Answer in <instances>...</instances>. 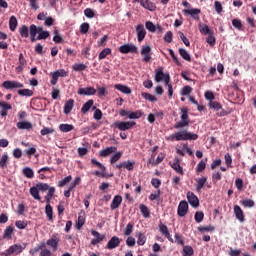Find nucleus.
<instances>
[{"mask_svg": "<svg viewBox=\"0 0 256 256\" xmlns=\"http://www.w3.org/2000/svg\"><path fill=\"white\" fill-rule=\"evenodd\" d=\"M15 232V227L7 226L3 233V239H7V241L11 240L13 237V233Z\"/></svg>", "mask_w": 256, "mask_h": 256, "instance_id": "23", "label": "nucleus"}, {"mask_svg": "<svg viewBox=\"0 0 256 256\" xmlns=\"http://www.w3.org/2000/svg\"><path fill=\"white\" fill-rule=\"evenodd\" d=\"M42 249H45V243L44 242H42V243L38 244L36 247L30 249L29 254L31 256H37V253L39 251H42Z\"/></svg>", "mask_w": 256, "mask_h": 256, "instance_id": "34", "label": "nucleus"}, {"mask_svg": "<svg viewBox=\"0 0 256 256\" xmlns=\"http://www.w3.org/2000/svg\"><path fill=\"white\" fill-rule=\"evenodd\" d=\"M85 225V214H79L78 220L76 221V229H81Z\"/></svg>", "mask_w": 256, "mask_h": 256, "instance_id": "43", "label": "nucleus"}, {"mask_svg": "<svg viewBox=\"0 0 256 256\" xmlns=\"http://www.w3.org/2000/svg\"><path fill=\"white\" fill-rule=\"evenodd\" d=\"M71 179H73L71 175L66 176L64 179L58 181V187H65V185L71 183Z\"/></svg>", "mask_w": 256, "mask_h": 256, "instance_id": "50", "label": "nucleus"}, {"mask_svg": "<svg viewBox=\"0 0 256 256\" xmlns=\"http://www.w3.org/2000/svg\"><path fill=\"white\" fill-rule=\"evenodd\" d=\"M45 214H46L48 220L53 221V207L51 206V204H46Z\"/></svg>", "mask_w": 256, "mask_h": 256, "instance_id": "40", "label": "nucleus"}, {"mask_svg": "<svg viewBox=\"0 0 256 256\" xmlns=\"http://www.w3.org/2000/svg\"><path fill=\"white\" fill-rule=\"evenodd\" d=\"M80 33H82V35L89 33V23L84 22L80 25Z\"/></svg>", "mask_w": 256, "mask_h": 256, "instance_id": "57", "label": "nucleus"}, {"mask_svg": "<svg viewBox=\"0 0 256 256\" xmlns=\"http://www.w3.org/2000/svg\"><path fill=\"white\" fill-rule=\"evenodd\" d=\"M143 99H146V101H150L151 103H155L157 101V97H155L153 94H149L147 92L142 93Z\"/></svg>", "mask_w": 256, "mask_h": 256, "instance_id": "49", "label": "nucleus"}, {"mask_svg": "<svg viewBox=\"0 0 256 256\" xmlns=\"http://www.w3.org/2000/svg\"><path fill=\"white\" fill-rule=\"evenodd\" d=\"M146 241H147V237L143 233L139 232L137 244L140 246H143L145 245Z\"/></svg>", "mask_w": 256, "mask_h": 256, "instance_id": "56", "label": "nucleus"}, {"mask_svg": "<svg viewBox=\"0 0 256 256\" xmlns=\"http://www.w3.org/2000/svg\"><path fill=\"white\" fill-rule=\"evenodd\" d=\"M121 203H123V197H121V195L114 196L110 204V209L112 211H115V209H119V207L121 206Z\"/></svg>", "mask_w": 256, "mask_h": 256, "instance_id": "17", "label": "nucleus"}, {"mask_svg": "<svg viewBox=\"0 0 256 256\" xmlns=\"http://www.w3.org/2000/svg\"><path fill=\"white\" fill-rule=\"evenodd\" d=\"M55 36L53 37L54 43H63V38L59 35V30H54Z\"/></svg>", "mask_w": 256, "mask_h": 256, "instance_id": "62", "label": "nucleus"}, {"mask_svg": "<svg viewBox=\"0 0 256 256\" xmlns=\"http://www.w3.org/2000/svg\"><path fill=\"white\" fill-rule=\"evenodd\" d=\"M74 106H75V100H73V99L67 100L65 102L64 108H63L64 114L69 115V113H71V111H73Z\"/></svg>", "mask_w": 256, "mask_h": 256, "instance_id": "20", "label": "nucleus"}, {"mask_svg": "<svg viewBox=\"0 0 256 256\" xmlns=\"http://www.w3.org/2000/svg\"><path fill=\"white\" fill-rule=\"evenodd\" d=\"M196 223H201L205 219V214L202 211H197L194 215Z\"/></svg>", "mask_w": 256, "mask_h": 256, "instance_id": "55", "label": "nucleus"}, {"mask_svg": "<svg viewBox=\"0 0 256 256\" xmlns=\"http://www.w3.org/2000/svg\"><path fill=\"white\" fill-rule=\"evenodd\" d=\"M184 15H190L192 19H195V21H199L201 14V9L199 8H192V9H184L183 10Z\"/></svg>", "mask_w": 256, "mask_h": 256, "instance_id": "11", "label": "nucleus"}, {"mask_svg": "<svg viewBox=\"0 0 256 256\" xmlns=\"http://www.w3.org/2000/svg\"><path fill=\"white\" fill-rule=\"evenodd\" d=\"M17 25H18L17 17L11 16L10 19H9V29H10V31H15V29H17Z\"/></svg>", "mask_w": 256, "mask_h": 256, "instance_id": "42", "label": "nucleus"}, {"mask_svg": "<svg viewBox=\"0 0 256 256\" xmlns=\"http://www.w3.org/2000/svg\"><path fill=\"white\" fill-rule=\"evenodd\" d=\"M36 187L38 188V191L42 192L49 191V189H51L47 183H38Z\"/></svg>", "mask_w": 256, "mask_h": 256, "instance_id": "58", "label": "nucleus"}, {"mask_svg": "<svg viewBox=\"0 0 256 256\" xmlns=\"http://www.w3.org/2000/svg\"><path fill=\"white\" fill-rule=\"evenodd\" d=\"M121 245V239L117 236H113L107 243L106 249H117Z\"/></svg>", "mask_w": 256, "mask_h": 256, "instance_id": "15", "label": "nucleus"}, {"mask_svg": "<svg viewBox=\"0 0 256 256\" xmlns=\"http://www.w3.org/2000/svg\"><path fill=\"white\" fill-rule=\"evenodd\" d=\"M75 129V126L73 124H60L59 125V130L62 133H69L70 131H73Z\"/></svg>", "mask_w": 256, "mask_h": 256, "instance_id": "35", "label": "nucleus"}, {"mask_svg": "<svg viewBox=\"0 0 256 256\" xmlns=\"http://www.w3.org/2000/svg\"><path fill=\"white\" fill-rule=\"evenodd\" d=\"M107 55H111V48H104L98 56L99 61L105 59Z\"/></svg>", "mask_w": 256, "mask_h": 256, "instance_id": "48", "label": "nucleus"}, {"mask_svg": "<svg viewBox=\"0 0 256 256\" xmlns=\"http://www.w3.org/2000/svg\"><path fill=\"white\" fill-rule=\"evenodd\" d=\"M114 125L119 131H129V129H133L137 123L135 121H118Z\"/></svg>", "mask_w": 256, "mask_h": 256, "instance_id": "4", "label": "nucleus"}, {"mask_svg": "<svg viewBox=\"0 0 256 256\" xmlns=\"http://www.w3.org/2000/svg\"><path fill=\"white\" fill-rule=\"evenodd\" d=\"M93 103L94 102L92 99L84 103L81 108V113H83V115H85L86 113H89V110L91 109V107H93Z\"/></svg>", "mask_w": 256, "mask_h": 256, "instance_id": "36", "label": "nucleus"}, {"mask_svg": "<svg viewBox=\"0 0 256 256\" xmlns=\"http://www.w3.org/2000/svg\"><path fill=\"white\" fill-rule=\"evenodd\" d=\"M156 27H157V25H155L150 20L145 22V28L147 29V31H149V33H156Z\"/></svg>", "mask_w": 256, "mask_h": 256, "instance_id": "41", "label": "nucleus"}, {"mask_svg": "<svg viewBox=\"0 0 256 256\" xmlns=\"http://www.w3.org/2000/svg\"><path fill=\"white\" fill-rule=\"evenodd\" d=\"M55 133V129L53 128H47V127H44L41 131H40V134L45 137V135H51Z\"/></svg>", "mask_w": 256, "mask_h": 256, "instance_id": "60", "label": "nucleus"}, {"mask_svg": "<svg viewBox=\"0 0 256 256\" xmlns=\"http://www.w3.org/2000/svg\"><path fill=\"white\" fill-rule=\"evenodd\" d=\"M85 69H87V65L83 63H76L73 65L74 71H85Z\"/></svg>", "mask_w": 256, "mask_h": 256, "instance_id": "61", "label": "nucleus"}, {"mask_svg": "<svg viewBox=\"0 0 256 256\" xmlns=\"http://www.w3.org/2000/svg\"><path fill=\"white\" fill-rule=\"evenodd\" d=\"M7 163H9V155L7 153H4L2 157L0 158V167L1 169H6Z\"/></svg>", "mask_w": 256, "mask_h": 256, "instance_id": "38", "label": "nucleus"}, {"mask_svg": "<svg viewBox=\"0 0 256 256\" xmlns=\"http://www.w3.org/2000/svg\"><path fill=\"white\" fill-rule=\"evenodd\" d=\"M91 235H93V237H95V239H97L99 243H101V241L105 239V235H101L99 232L95 230L91 231Z\"/></svg>", "mask_w": 256, "mask_h": 256, "instance_id": "59", "label": "nucleus"}, {"mask_svg": "<svg viewBox=\"0 0 256 256\" xmlns=\"http://www.w3.org/2000/svg\"><path fill=\"white\" fill-rule=\"evenodd\" d=\"M9 253L11 255H20V253H23V246L21 244H14L10 246L9 248Z\"/></svg>", "mask_w": 256, "mask_h": 256, "instance_id": "19", "label": "nucleus"}, {"mask_svg": "<svg viewBox=\"0 0 256 256\" xmlns=\"http://www.w3.org/2000/svg\"><path fill=\"white\" fill-rule=\"evenodd\" d=\"M119 51L123 55H127V53H137V46L134 44H124L119 47Z\"/></svg>", "mask_w": 256, "mask_h": 256, "instance_id": "9", "label": "nucleus"}, {"mask_svg": "<svg viewBox=\"0 0 256 256\" xmlns=\"http://www.w3.org/2000/svg\"><path fill=\"white\" fill-rule=\"evenodd\" d=\"M55 196V187H50L44 197L46 204H51V199Z\"/></svg>", "mask_w": 256, "mask_h": 256, "instance_id": "32", "label": "nucleus"}, {"mask_svg": "<svg viewBox=\"0 0 256 256\" xmlns=\"http://www.w3.org/2000/svg\"><path fill=\"white\" fill-rule=\"evenodd\" d=\"M139 209L143 217L149 218L151 216V212L149 211V208L145 204H140Z\"/></svg>", "mask_w": 256, "mask_h": 256, "instance_id": "39", "label": "nucleus"}, {"mask_svg": "<svg viewBox=\"0 0 256 256\" xmlns=\"http://www.w3.org/2000/svg\"><path fill=\"white\" fill-rule=\"evenodd\" d=\"M52 74L59 79V77H69V72L65 71V69H59L55 72H52Z\"/></svg>", "mask_w": 256, "mask_h": 256, "instance_id": "45", "label": "nucleus"}, {"mask_svg": "<svg viewBox=\"0 0 256 256\" xmlns=\"http://www.w3.org/2000/svg\"><path fill=\"white\" fill-rule=\"evenodd\" d=\"M199 135L187 130L175 132L168 137V141H197Z\"/></svg>", "mask_w": 256, "mask_h": 256, "instance_id": "1", "label": "nucleus"}, {"mask_svg": "<svg viewBox=\"0 0 256 256\" xmlns=\"http://www.w3.org/2000/svg\"><path fill=\"white\" fill-rule=\"evenodd\" d=\"M180 121L174 124V129H184V127H189L191 120L189 119V109L187 107L180 108Z\"/></svg>", "mask_w": 256, "mask_h": 256, "instance_id": "2", "label": "nucleus"}, {"mask_svg": "<svg viewBox=\"0 0 256 256\" xmlns=\"http://www.w3.org/2000/svg\"><path fill=\"white\" fill-rule=\"evenodd\" d=\"M18 33L20 34V37H22L23 39H27L30 33L29 27H27V25L20 26L18 29Z\"/></svg>", "mask_w": 256, "mask_h": 256, "instance_id": "28", "label": "nucleus"}, {"mask_svg": "<svg viewBox=\"0 0 256 256\" xmlns=\"http://www.w3.org/2000/svg\"><path fill=\"white\" fill-rule=\"evenodd\" d=\"M159 231L164 235V237H166V239H168V241H170V243H174V240L171 237V233H169V228H167V225L161 223L159 225Z\"/></svg>", "mask_w": 256, "mask_h": 256, "instance_id": "16", "label": "nucleus"}, {"mask_svg": "<svg viewBox=\"0 0 256 256\" xmlns=\"http://www.w3.org/2000/svg\"><path fill=\"white\" fill-rule=\"evenodd\" d=\"M119 116L128 117V119H141V117H143V111L137 110L135 112H131L124 109H120Z\"/></svg>", "mask_w": 256, "mask_h": 256, "instance_id": "3", "label": "nucleus"}, {"mask_svg": "<svg viewBox=\"0 0 256 256\" xmlns=\"http://www.w3.org/2000/svg\"><path fill=\"white\" fill-rule=\"evenodd\" d=\"M39 188L37 186H33L30 188V195L35 199L36 201H41V195H39Z\"/></svg>", "mask_w": 256, "mask_h": 256, "instance_id": "31", "label": "nucleus"}, {"mask_svg": "<svg viewBox=\"0 0 256 256\" xmlns=\"http://www.w3.org/2000/svg\"><path fill=\"white\" fill-rule=\"evenodd\" d=\"M188 211H189V204L187 203V201L185 200L180 201L177 209L178 217H185Z\"/></svg>", "mask_w": 256, "mask_h": 256, "instance_id": "7", "label": "nucleus"}, {"mask_svg": "<svg viewBox=\"0 0 256 256\" xmlns=\"http://www.w3.org/2000/svg\"><path fill=\"white\" fill-rule=\"evenodd\" d=\"M209 107H210V109H214V111H219L220 109L223 108L221 103H219L217 101H210L209 102Z\"/></svg>", "mask_w": 256, "mask_h": 256, "instance_id": "51", "label": "nucleus"}, {"mask_svg": "<svg viewBox=\"0 0 256 256\" xmlns=\"http://www.w3.org/2000/svg\"><path fill=\"white\" fill-rule=\"evenodd\" d=\"M183 253H184V256H192L193 255V247L191 246H185L183 248Z\"/></svg>", "mask_w": 256, "mask_h": 256, "instance_id": "63", "label": "nucleus"}, {"mask_svg": "<svg viewBox=\"0 0 256 256\" xmlns=\"http://www.w3.org/2000/svg\"><path fill=\"white\" fill-rule=\"evenodd\" d=\"M116 169H127V171H133L135 169V162L125 161L116 165Z\"/></svg>", "mask_w": 256, "mask_h": 256, "instance_id": "18", "label": "nucleus"}, {"mask_svg": "<svg viewBox=\"0 0 256 256\" xmlns=\"http://www.w3.org/2000/svg\"><path fill=\"white\" fill-rule=\"evenodd\" d=\"M37 26L35 24L30 25V41L35 43L37 41Z\"/></svg>", "mask_w": 256, "mask_h": 256, "instance_id": "30", "label": "nucleus"}, {"mask_svg": "<svg viewBox=\"0 0 256 256\" xmlns=\"http://www.w3.org/2000/svg\"><path fill=\"white\" fill-rule=\"evenodd\" d=\"M188 203H190V205L194 208L199 207V198L197 197V195H195V193L189 191L186 194Z\"/></svg>", "mask_w": 256, "mask_h": 256, "instance_id": "13", "label": "nucleus"}, {"mask_svg": "<svg viewBox=\"0 0 256 256\" xmlns=\"http://www.w3.org/2000/svg\"><path fill=\"white\" fill-rule=\"evenodd\" d=\"M198 29L202 35H210L211 33H213V30H211V28H209L207 24L200 23L198 25Z\"/></svg>", "mask_w": 256, "mask_h": 256, "instance_id": "29", "label": "nucleus"}, {"mask_svg": "<svg viewBox=\"0 0 256 256\" xmlns=\"http://www.w3.org/2000/svg\"><path fill=\"white\" fill-rule=\"evenodd\" d=\"M18 95H20L21 97H33V90L20 89L18 90Z\"/></svg>", "mask_w": 256, "mask_h": 256, "instance_id": "47", "label": "nucleus"}, {"mask_svg": "<svg viewBox=\"0 0 256 256\" xmlns=\"http://www.w3.org/2000/svg\"><path fill=\"white\" fill-rule=\"evenodd\" d=\"M95 93H97V90L93 87L80 88L78 90V95H95Z\"/></svg>", "mask_w": 256, "mask_h": 256, "instance_id": "25", "label": "nucleus"}, {"mask_svg": "<svg viewBox=\"0 0 256 256\" xmlns=\"http://www.w3.org/2000/svg\"><path fill=\"white\" fill-rule=\"evenodd\" d=\"M136 3H140L141 7L147 9L148 11H155L157 6L151 0H134Z\"/></svg>", "mask_w": 256, "mask_h": 256, "instance_id": "10", "label": "nucleus"}, {"mask_svg": "<svg viewBox=\"0 0 256 256\" xmlns=\"http://www.w3.org/2000/svg\"><path fill=\"white\" fill-rule=\"evenodd\" d=\"M91 163H92L95 167H98V169H100L101 171H107V168L105 167V165H103L101 162L97 161V159L92 158V159H91Z\"/></svg>", "mask_w": 256, "mask_h": 256, "instance_id": "52", "label": "nucleus"}, {"mask_svg": "<svg viewBox=\"0 0 256 256\" xmlns=\"http://www.w3.org/2000/svg\"><path fill=\"white\" fill-rule=\"evenodd\" d=\"M123 153L121 152H116L115 154H113L110 158V163L111 165H113L114 163H117V161H119V159H121Z\"/></svg>", "mask_w": 256, "mask_h": 256, "instance_id": "54", "label": "nucleus"}, {"mask_svg": "<svg viewBox=\"0 0 256 256\" xmlns=\"http://www.w3.org/2000/svg\"><path fill=\"white\" fill-rule=\"evenodd\" d=\"M60 241L59 234H53L52 237L46 241V245L52 247L53 251H57Z\"/></svg>", "mask_w": 256, "mask_h": 256, "instance_id": "6", "label": "nucleus"}, {"mask_svg": "<svg viewBox=\"0 0 256 256\" xmlns=\"http://www.w3.org/2000/svg\"><path fill=\"white\" fill-rule=\"evenodd\" d=\"M116 151H117V147L110 146V147H107V148L101 150L99 152V156L100 157H109V155H111V153H115Z\"/></svg>", "mask_w": 256, "mask_h": 256, "instance_id": "24", "label": "nucleus"}, {"mask_svg": "<svg viewBox=\"0 0 256 256\" xmlns=\"http://www.w3.org/2000/svg\"><path fill=\"white\" fill-rule=\"evenodd\" d=\"M2 87H4V89L13 91L14 89H23L25 86L21 82H17L15 80H7L2 83Z\"/></svg>", "mask_w": 256, "mask_h": 256, "instance_id": "5", "label": "nucleus"}, {"mask_svg": "<svg viewBox=\"0 0 256 256\" xmlns=\"http://www.w3.org/2000/svg\"><path fill=\"white\" fill-rule=\"evenodd\" d=\"M169 74H164L163 73V68H158L155 70V76L154 79L156 81V83H161V81H163L166 76H168Z\"/></svg>", "mask_w": 256, "mask_h": 256, "instance_id": "21", "label": "nucleus"}, {"mask_svg": "<svg viewBox=\"0 0 256 256\" xmlns=\"http://www.w3.org/2000/svg\"><path fill=\"white\" fill-rule=\"evenodd\" d=\"M114 89H117V91H120L121 93H124L125 95H131V88L128 86L122 85V84H115Z\"/></svg>", "mask_w": 256, "mask_h": 256, "instance_id": "27", "label": "nucleus"}, {"mask_svg": "<svg viewBox=\"0 0 256 256\" xmlns=\"http://www.w3.org/2000/svg\"><path fill=\"white\" fill-rule=\"evenodd\" d=\"M179 55L184 59L185 61H191V55H189V52L183 48H179Z\"/></svg>", "mask_w": 256, "mask_h": 256, "instance_id": "46", "label": "nucleus"}, {"mask_svg": "<svg viewBox=\"0 0 256 256\" xmlns=\"http://www.w3.org/2000/svg\"><path fill=\"white\" fill-rule=\"evenodd\" d=\"M136 33H137V41L139 43L143 42L145 37H147V30H145V26L143 24H138L136 26Z\"/></svg>", "mask_w": 256, "mask_h": 256, "instance_id": "8", "label": "nucleus"}, {"mask_svg": "<svg viewBox=\"0 0 256 256\" xmlns=\"http://www.w3.org/2000/svg\"><path fill=\"white\" fill-rule=\"evenodd\" d=\"M16 127L22 130H25V129L29 130V129H33V124H31V122L22 121V122H18L16 124Z\"/></svg>", "mask_w": 256, "mask_h": 256, "instance_id": "33", "label": "nucleus"}, {"mask_svg": "<svg viewBox=\"0 0 256 256\" xmlns=\"http://www.w3.org/2000/svg\"><path fill=\"white\" fill-rule=\"evenodd\" d=\"M15 225H16L17 229H26L27 228V221L17 220L15 222Z\"/></svg>", "mask_w": 256, "mask_h": 256, "instance_id": "64", "label": "nucleus"}, {"mask_svg": "<svg viewBox=\"0 0 256 256\" xmlns=\"http://www.w3.org/2000/svg\"><path fill=\"white\" fill-rule=\"evenodd\" d=\"M0 107L2 109L0 111L1 117H7V112L10 111V109H12L11 104L5 101H0Z\"/></svg>", "mask_w": 256, "mask_h": 256, "instance_id": "22", "label": "nucleus"}, {"mask_svg": "<svg viewBox=\"0 0 256 256\" xmlns=\"http://www.w3.org/2000/svg\"><path fill=\"white\" fill-rule=\"evenodd\" d=\"M240 204L243 207H255V201L251 200V199H244L240 201Z\"/></svg>", "mask_w": 256, "mask_h": 256, "instance_id": "53", "label": "nucleus"}, {"mask_svg": "<svg viewBox=\"0 0 256 256\" xmlns=\"http://www.w3.org/2000/svg\"><path fill=\"white\" fill-rule=\"evenodd\" d=\"M195 181L196 191L199 192L203 187H205V184L207 183V177L196 178Z\"/></svg>", "mask_w": 256, "mask_h": 256, "instance_id": "26", "label": "nucleus"}, {"mask_svg": "<svg viewBox=\"0 0 256 256\" xmlns=\"http://www.w3.org/2000/svg\"><path fill=\"white\" fill-rule=\"evenodd\" d=\"M234 215L240 223H245V213H243V209H241V206L234 205Z\"/></svg>", "mask_w": 256, "mask_h": 256, "instance_id": "14", "label": "nucleus"}, {"mask_svg": "<svg viewBox=\"0 0 256 256\" xmlns=\"http://www.w3.org/2000/svg\"><path fill=\"white\" fill-rule=\"evenodd\" d=\"M22 173L27 179H33L35 177V172L29 167L23 168Z\"/></svg>", "mask_w": 256, "mask_h": 256, "instance_id": "37", "label": "nucleus"}, {"mask_svg": "<svg viewBox=\"0 0 256 256\" xmlns=\"http://www.w3.org/2000/svg\"><path fill=\"white\" fill-rule=\"evenodd\" d=\"M170 167H172V169L179 175H185L183 167H181V160H179V158H175L174 161L170 162Z\"/></svg>", "mask_w": 256, "mask_h": 256, "instance_id": "12", "label": "nucleus"}, {"mask_svg": "<svg viewBox=\"0 0 256 256\" xmlns=\"http://www.w3.org/2000/svg\"><path fill=\"white\" fill-rule=\"evenodd\" d=\"M217 39L215 38L214 32L208 34V37H206V43L210 45V47H215Z\"/></svg>", "mask_w": 256, "mask_h": 256, "instance_id": "44", "label": "nucleus"}]
</instances>
